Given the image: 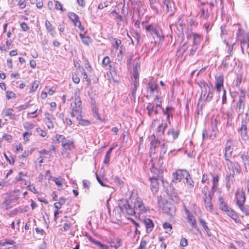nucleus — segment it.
<instances>
[{
  "mask_svg": "<svg viewBox=\"0 0 249 249\" xmlns=\"http://www.w3.org/2000/svg\"><path fill=\"white\" fill-rule=\"evenodd\" d=\"M146 31L150 33L154 38L157 37L160 39V41H162L164 40V35L162 31L153 24L145 25Z\"/></svg>",
  "mask_w": 249,
  "mask_h": 249,
  "instance_id": "5",
  "label": "nucleus"
},
{
  "mask_svg": "<svg viewBox=\"0 0 249 249\" xmlns=\"http://www.w3.org/2000/svg\"><path fill=\"white\" fill-rule=\"evenodd\" d=\"M192 36L193 39V45H196L198 46L201 40V36L200 35L196 33H193Z\"/></svg>",
  "mask_w": 249,
  "mask_h": 249,
  "instance_id": "28",
  "label": "nucleus"
},
{
  "mask_svg": "<svg viewBox=\"0 0 249 249\" xmlns=\"http://www.w3.org/2000/svg\"><path fill=\"white\" fill-rule=\"evenodd\" d=\"M206 4H209L211 9L217 5L216 0H206Z\"/></svg>",
  "mask_w": 249,
  "mask_h": 249,
  "instance_id": "54",
  "label": "nucleus"
},
{
  "mask_svg": "<svg viewBox=\"0 0 249 249\" xmlns=\"http://www.w3.org/2000/svg\"><path fill=\"white\" fill-rule=\"evenodd\" d=\"M199 220L200 225L203 227L206 232L207 233L208 235L210 236L211 235V233L210 232V230L209 229L207 226V223L204 219L202 218H199Z\"/></svg>",
  "mask_w": 249,
  "mask_h": 249,
  "instance_id": "32",
  "label": "nucleus"
},
{
  "mask_svg": "<svg viewBox=\"0 0 249 249\" xmlns=\"http://www.w3.org/2000/svg\"><path fill=\"white\" fill-rule=\"evenodd\" d=\"M121 240L119 238H116L114 239V241L112 242L113 244V247L116 248L117 249L121 246Z\"/></svg>",
  "mask_w": 249,
  "mask_h": 249,
  "instance_id": "56",
  "label": "nucleus"
},
{
  "mask_svg": "<svg viewBox=\"0 0 249 249\" xmlns=\"http://www.w3.org/2000/svg\"><path fill=\"white\" fill-rule=\"evenodd\" d=\"M12 4L14 6L18 5L21 9L24 8L26 5L25 1H22V0H12Z\"/></svg>",
  "mask_w": 249,
  "mask_h": 249,
  "instance_id": "30",
  "label": "nucleus"
},
{
  "mask_svg": "<svg viewBox=\"0 0 249 249\" xmlns=\"http://www.w3.org/2000/svg\"><path fill=\"white\" fill-rule=\"evenodd\" d=\"M149 179H156V180H159L160 181L162 184H164V180H163V172L160 171V172H158V174L155 173L149 177Z\"/></svg>",
  "mask_w": 249,
  "mask_h": 249,
  "instance_id": "24",
  "label": "nucleus"
},
{
  "mask_svg": "<svg viewBox=\"0 0 249 249\" xmlns=\"http://www.w3.org/2000/svg\"><path fill=\"white\" fill-rule=\"evenodd\" d=\"M241 48L243 52L244 48L248 49L249 47V36H244L241 41Z\"/></svg>",
  "mask_w": 249,
  "mask_h": 249,
  "instance_id": "25",
  "label": "nucleus"
},
{
  "mask_svg": "<svg viewBox=\"0 0 249 249\" xmlns=\"http://www.w3.org/2000/svg\"><path fill=\"white\" fill-rule=\"evenodd\" d=\"M184 172H187V171L186 170H177L175 173L173 174V181L180 182L182 178H184Z\"/></svg>",
  "mask_w": 249,
  "mask_h": 249,
  "instance_id": "15",
  "label": "nucleus"
},
{
  "mask_svg": "<svg viewBox=\"0 0 249 249\" xmlns=\"http://www.w3.org/2000/svg\"><path fill=\"white\" fill-rule=\"evenodd\" d=\"M11 203L12 199L11 198L9 197H5L2 204L4 205L6 207V209H8L9 208L8 206L10 205Z\"/></svg>",
  "mask_w": 249,
  "mask_h": 249,
  "instance_id": "57",
  "label": "nucleus"
},
{
  "mask_svg": "<svg viewBox=\"0 0 249 249\" xmlns=\"http://www.w3.org/2000/svg\"><path fill=\"white\" fill-rule=\"evenodd\" d=\"M198 46H196V45H192V48L190 51V56H193L196 53V51L198 49Z\"/></svg>",
  "mask_w": 249,
  "mask_h": 249,
  "instance_id": "45",
  "label": "nucleus"
},
{
  "mask_svg": "<svg viewBox=\"0 0 249 249\" xmlns=\"http://www.w3.org/2000/svg\"><path fill=\"white\" fill-rule=\"evenodd\" d=\"M86 237L90 242H92L93 244L97 245V246H98L100 243H101L100 242L94 239L91 236H90L89 234H87Z\"/></svg>",
  "mask_w": 249,
  "mask_h": 249,
  "instance_id": "48",
  "label": "nucleus"
},
{
  "mask_svg": "<svg viewBox=\"0 0 249 249\" xmlns=\"http://www.w3.org/2000/svg\"><path fill=\"white\" fill-rule=\"evenodd\" d=\"M233 142L231 139H229L227 141L224 148V158L226 160V163L228 161H231L230 160V158L231 156L232 152L233 151Z\"/></svg>",
  "mask_w": 249,
  "mask_h": 249,
  "instance_id": "9",
  "label": "nucleus"
},
{
  "mask_svg": "<svg viewBox=\"0 0 249 249\" xmlns=\"http://www.w3.org/2000/svg\"><path fill=\"white\" fill-rule=\"evenodd\" d=\"M39 84V81L35 80L33 83L32 85V88L30 90V92H34L37 89L38 85Z\"/></svg>",
  "mask_w": 249,
  "mask_h": 249,
  "instance_id": "49",
  "label": "nucleus"
},
{
  "mask_svg": "<svg viewBox=\"0 0 249 249\" xmlns=\"http://www.w3.org/2000/svg\"><path fill=\"white\" fill-rule=\"evenodd\" d=\"M147 241L144 238H142L139 247L137 249H146Z\"/></svg>",
  "mask_w": 249,
  "mask_h": 249,
  "instance_id": "46",
  "label": "nucleus"
},
{
  "mask_svg": "<svg viewBox=\"0 0 249 249\" xmlns=\"http://www.w3.org/2000/svg\"><path fill=\"white\" fill-rule=\"evenodd\" d=\"M227 118V125L231 126L232 125V122L233 119V115L232 111H228L226 114Z\"/></svg>",
  "mask_w": 249,
  "mask_h": 249,
  "instance_id": "31",
  "label": "nucleus"
},
{
  "mask_svg": "<svg viewBox=\"0 0 249 249\" xmlns=\"http://www.w3.org/2000/svg\"><path fill=\"white\" fill-rule=\"evenodd\" d=\"M133 207L135 211V215L136 216H139L140 214L145 213L147 211L142 200L139 197L135 198L132 197Z\"/></svg>",
  "mask_w": 249,
  "mask_h": 249,
  "instance_id": "4",
  "label": "nucleus"
},
{
  "mask_svg": "<svg viewBox=\"0 0 249 249\" xmlns=\"http://www.w3.org/2000/svg\"><path fill=\"white\" fill-rule=\"evenodd\" d=\"M13 110L11 108H8L5 111V115L7 116H9L10 118H12L13 116L14 115L13 113Z\"/></svg>",
  "mask_w": 249,
  "mask_h": 249,
  "instance_id": "60",
  "label": "nucleus"
},
{
  "mask_svg": "<svg viewBox=\"0 0 249 249\" xmlns=\"http://www.w3.org/2000/svg\"><path fill=\"white\" fill-rule=\"evenodd\" d=\"M69 17L72 21L75 26L78 27L81 31H84V28L81 25L79 18L77 15L74 13L71 12L69 14Z\"/></svg>",
  "mask_w": 249,
  "mask_h": 249,
  "instance_id": "12",
  "label": "nucleus"
},
{
  "mask_svg": "<svg viewBox=\"0 0 249 249\" xmlns=\"http://www.w3.org/2000/svg\"><path fill=\"white\" fill-rule=\"evenodd\" d=\"M160 144V142L156 139L155 136H154V139L151 141V146L153 147L154 148L158 147Z\"/></svg>",
  "mask_w": 249,
  "mask_h": 249,
  "instance_id": "47",
  "label": "nucleus"
},
{
  "mask_svg": "<svg viewBox=\"0 0 249 249\" xmlns=\"http://www.w3.org/2000/svg\"><path fill=\"white\" fill-rule=\"evenodd\" d=\"M82 42L86 45H89L91 42V39L89 36H85L82 34L79 35Z\"/></svg>",
  "mask_w": 249,
  "mask_h": 249,
  "instance_id": "34",
  "label": "nucleus"
},
{
  "mask_svg": "<svg viewBox=\"0 0 249 249\" xmlns=\"http://www.w3.org/2000/svg\"><path fill=\"white\" fill-rule=\"evenodd\" d=\"M201 182L203 183H206L207 184H210V179H209V175L206 174H203L202 176Z\"/></svg>",
  "mask_w": 249,
  "mask_h": 249,
  "instance_id": "51",
  "label": "nucleus"
},
{
  "mask_svg": "<svg viewBox=\"0 0 249 249\" xmlns=\"http://www.w3.org/2000/svg\"><path fill=\"white\" fill-rule=\"evenodd\" d=\"M159 2L161 6H166V11L167 12H172V3L170 0H160Z\"/></svg>",
  "mask_w": 249,
  "mask_h": 249,
  "instance_id": "20",
  "label": "nucleus"
},
{
  "mask_svg": "<svg viewBox=\"0 0 249 249\" xmlns=\"http://www.w3.org/2000/svg\"><path fill=\"white\" fill-rule=\"evenodd\" d=\"M74 141L73 139L71 140H66L64 143L62 144V146L65 150H71L74 148Z\"/></svg>",
  "mask_w": 249,
  "mask_h": 249,
  "instance_id": "22",
  "label": "nucleus"
},
{
  "mask_svg": "<svg viewBox=\"0 0 249 249\" xmlns=\"http://www.w3.org/2000/svg\"><path fill=\"white\" fill-rule=\"evenodd\" d=\"M56 141L58 142H62V144L64 143L66 140L65 137L64 135L56 134L55 136Z\"/></svg>",
  "mask_w": 249,
  "mask_h": 249,
  "instance_id": "50",
  "label": "nucleus"
},
{
  "mask_svg": "<svg viewBox=\"0 0 249 249\" xmlns=\"http://www.w3.org/2000/svg\"><path fill=\"white\" fill-rule=\"evenodd\" d=\"M236 204L239 207L244 205L246 201L245 193L242 190H237L235 193Z\"/></svg>",
  "mask_w": 249,
  "mask_h": 249,
  "instance_id": "11",
  "label": "nucleus"
},
{
  "mask_svg": "<svg viewBox=\"0 0 249 249\" xmlns=\"http://www.w3.org/2000/svg\"><path fill=\"white\" fill-rule=\"evenodd\" d=\"M218 181H219V176L218 175H216L215 176L213 177V186H212V191L213 192H215L216 190L217 189V187L218 185Z\"/></svg>",
  "mask_w": 249,
  "mask_h": 249,
  "instance_id": "37",
  "label": "nucleus"
},
{
  "mask_svg": "<svg viewBox=\"0 0 249 249\" xmlns=\"http://www.w3.org/2000/svg\"><path fill=\"white\" fill-rule=\"evenodd\" d=\"M226 164L228 170L225 177L226 185L229 189L231 187L230 181L234 178L235 171L237 174H240L241 172V168L239 163L237 161H228Z\"/></svg>",
  "mask_w": 249,
  "mask_h": 249,
  "instance_id": "1",
  "label": "nucleus"
},
{
  "mask_svg": "<svg viewBox=\"0 0 249 249\" xmlns=\"http://www.w3.org/2000/svg\"><path fill=\"white\" fill-rule=\"evenodd\" d=\"M227 31L225 28V26H221V36L222 38L225 37V36L227 35Z\"/></svg>",
  "mask_w": 249,
  "mask_h": 249,
  "instance_id": "63",
  "label": "nucleus"
},
{
  "mask_svg": "<svg viewBox=\"0 0 249 249\" xmlns=\"http://www.w3.org/2000/svg\"><path fill=\"white\" fill-rule=\"evenodd\" d=\"M174 108L172 107H166L165 110L163 109V112L164 115H166V120L170 124V116L172 115V112L173 111Z\"/></svg>",
  "mask_w": 249,
  "mask_h": 249,
  "instance_id": "27",
  "label": "nucleus"
},
{
  "mask_svg": "<svg viewBox=\"0 0 249 249\" xmlns=\"http://www.w3.org/2000/svg\"><path fill=\"white\" fill-rule=\"evenodd\" d=\"M240 95L239 97V101L237 103L235 109L239 114H243L245 107V93L240 89Z\"/></svg>",
  "mask_w": 249,
  "mask_h": 249,
  "instance_id": "7",
  "label": "nucleus"
},
{
  "mask_svg": "<svg viewBox=\"0 0 249 249\" xmlns=\"http://www.w3.org/2000/svg\"><path fill=\"white\" fill-rule=\"evenodd\" d=\"M166 127V124L163 125L162 124H160L157 128V134L159 136H161L162 134H163Z\"/></svg>",
  "mask_w": 249,
  "mask_h": 249,
  "instance_id": "39",
  "label": "nucleus"
},
{
  "mask_svg": "<svg viewBox=\"0 0 249 249\" xmlns=\"http://www.w3.org/2000/svg\"><path fill=\"white\" fill-rule=\"evenodd\" d=\"M150 181V188L153 194H156L159 188V180L156 179H149Z\"/></svg>",
  "mask_w": 249,
  "mask_h": 249,
  "instance_id": "19",
  "label": "nucleus"
},
{
  "mask_svg": "<svg viewBox=\"0 0 249 249\" xmlns=\"http://www.w3.org/2000/svg\"><path fill=\"white\" fill-rule=\"evenodd\" d=\"M81 102L79 98H75V101L74 102V106L71 104V106H72V110L71 113V115L72 117L77 116V118L78 119L79 117H81V112H82V106H81Z\"/></svg>",
  "mask_w": 249,
  "mask_h": 249,
  "instance_id": "8",
  "label": "nucleus"
},
{
  "mask_svg": "<svg viewBox=\"0 0 249 249\" xmlns=\"http://www.w3.org/2000/svg\"><path fill=\"white\" fill-rule=\"evenodd\" d=\"M71 227V225L70 223H65L64 226L61 229V231H67L70 230Z\"/></svg>",
  "mask_w": 249,
  "mask_h": 249,
  "instance_id": "61",
  "label": "nucleus"
},
{
  "mask_svg": "<svg viewBox=\"0 0 249 249\" xmlns=\"http://www.w3.org/2000/svg\"><path fill=\"white\" fill-rule=\"evenodd\" d=\"M35 126V125L33 124L28 122H25L24 124V128L27 129H33Z\"/></svg>",
  "mask_w": 249,
  "mask_h": 249,
  "instance_id": "58",
  "label": "nucleus"
},
{
  "mask_svg": "<svg viewBox=\"0 0 249 249\" xmlns=\"http://www.w3.org/2000/svg\"><path fill=\"white\" fill-rule=\"evenodd\" d=\"M160 206L164 213L170 215H173L176 213V207L175 205L167 201H164L162 204H160Z\"/></svg>",
  "mask_w": 249,
  "mask_h": 249,
  "instance_id": "6",
  "label": "nucleus"
},
{
  "mask_svg": "<svg viewBox=\"0 0 249 249\" xmlns=\"http://www.w3.org/2000/svg\"><path fill=\"white\" fill-rule=\"evenodd\" d=\"M144 225L147 232H150L153 228L154 224L152 221L149 218H146L144 221Z\"/></svg>",
  "mask_w": 249,
  "mask_h": 249,
  "instance_id": "26",
  "label": "nucleus"
},
{
  "mask_svg": "<svg viewBox=\"0 0 249 249\" xmlns=\"http://www.w3.org/2000/svg\"><path fill=\"white\" fill-rule=\"evenodd\" d=\"M240 210L246 215H249V206L243 205L239 207Z\"/></svg>",
  "mask_w": 249,
  "mask_h": 249,
  "instance_id": "43",
  "label": "nucleus"
},
{
  "mask_svg": "<svg viewBox=\"0 0 249 249\" xmlns=\"http://www.w3.org/2000/svg\"><path fill=\"white\" fill-rule=\"evenodd\" d=\"M179 134V131L177 130L175 132L174 128L170 129L167 131L168 135H172L173 136V140H175L178 138V137Z\"/></svg>",
  "mask_w": 249,
  "mask_h": 249,
  "instance_id": "36",
  "label": "nucleus"
},
{
  "mask_svg": "<svg viewBox=\"0 0 249 249\" xmlns=\"http://www.w3.org/2000/svg\"><path fill=\"white\" fill-rule=\"evenodd\" d=\"M163 228L165 230V232L167 233L170 234L172 233V226L168 222H165L163 224Z\"/></svg>",
  "mask_w": 249,
  "mask_h": 249,
  "instance_id": "38",
  "label": "nucleus"
},
{
  "mask_svg": "<svg viewBox=\"0 0 249 249\" xmlns=\"http://www.w3.org/2000/svg\"><path fill=\"white\" fill-rule=\"evenodd\" d=\"M139 86V82H135L133 83V88L131 93V96L133 97L134 100L136 99V92L137 90V88Z\"/></svg>",
  "mask_w": 249,
  "mask_h": 249,
  "instance_id": "40",
  "label": "nucleus"
},
{
  "mask_svg": "<svg viewBox=\"0 0 249 249\" xmlns=\"http://www.w3.org/2000/svg\"><path fill=\"white\" fill-rule=\"evenodd\" d=\"M132 202V197L129 200L124 199H120L118 201V207L123 213L129 215H135V211Z\"/></svg>",
  "mask_w": 249,
  "mask_h": 249,
  "instance_id": "2",
  "label": "nucleus"
},
{
  "mask_svg": "<svg viewBox=\"0 0 249 249\" xmlns=\"http://www.w3.org/2000/svg\"><path fill=\"white\" fill-rule=\"evenodd\" d=\"M248 125L249 126V114L246 113L245 118L242 120L239 131L241 137L245 139L247 137Z\"/></svg>",
  "mask_w": 249,
  "mask_h": 249,
  "instance_id": "10",
  "label": "nucleus"
},
{
  "mask_svg": "<svg viewBox=\"0 0 249 249\" xmlns=\"http://www.w3.org/2000/svg\"><path fill=\"white\" fill-rule=\"evenodd\" d=\"M45 24L47 31L48 33H51L54 30V28L53 27L52 24L48 20H46Z\"/></svg>",
  "mask_w": 249,
  "mask_h": 249,
  "instance_id": "42",
  "label": "nucleus"
},
{
  "mask_svg": "<svg viewBox=\"0 0 249 249\" xmlns=\"http://www.w3.org/2000/svg\"><path fill=\"white\" fill-rule=\"evenodd\" d=\"M224 42H225L226 45L228 47L227 52L229 55H227L225 59L223 60L222 64L224 67H227L228 66V63L227 62V59L229 56H231L232 55L233 46L235 44V43H233L232 44H230L228 42L225 41V40L224 41Z\"/></svg>",
  "mask_w": 249,
  "mask_h": 249,
  "instance_id": "14",
  "label": "nucleus"
},
{
  "mask_svg": "<svg viewBox=\"0 0 249 249\" xmlns=\"http://www.w3.org/2000/svg\"><path fill=\"white\" fill-rule=\"evenodd\" d=\"M240 158L245 166V171L249 172V155L248 153L244 152L240 155Z\"/></svg>",
  "mask_w": 249,
  "mask_h": 249,
  "instance_id": "13",
  "label": "nucleus"
},
{
  "mask_svg": "<svg viewBox=\"0 0 249 249\" xmlns=\"http://www.w3.org/2000/svg\"><path fill=\"white\" fill-rule=\"evenodd\" d=\"M72 78L73 81L75 84H78L80 82V78L76 73H73L72 75Z\"/></svg>",
  "mask_w": 249,
  "mask_h": 249,
  "instance_id": "62",
  "label": "nucleus"
},
{
  "mask_svg": "<svg viewBox=\"0 0 249 249\" xmlns=\"http://www.w3.org/2000/svg\"><path fill=\"white\" fill-rule=\"evenodd\" d=\"M114 148V147H113V146L111 147L110 148H109L107 152V153L105 155V159L104 160V162L105 164H108L109 163V161H110V154H111V153L112 152V151L113 150V149Z\"/></svg>",
  "mask_w": 249,
  "mask_h": 249,
  "instance_id": "33",
  "label": "nucleus"
},
{
  "mask_svg": "<svg viewBox=\"0 0 249 249\" xmlns=\"http://www.w3.org/2000/svg\"><path fill=\"white\" fill-rule=\"evenodd\" d=\"M219 203V208L223 211H224L229 216L232 218L235 222L238 223H241V220L238 218L236 213L226 203L223 196L218 197Z\"/></svg>",
  "mask_w": 249,
  "mask_h": 249,
  "instance_id": "3",
  "label": "nucleus"
},
{
  "mask_svg": "<svg viewBox=\"0 0 249 249\" xmlns=\"http://www.w3.org/2000/svg\"><path fill=\"white\" fill-rule=\"evenodd\" d=\"M212 198H207V199L204 200L205 206L207 210L210 212H211L213 210V205L211 201Z\"/></svg>",
  "mask_w": 249,
  "mask_h": 249,
  "instance_id": "35",
  "label": "nucleus"
},
{
  "mask_svg": "<svg viewBox=\"0 0 249 249\" xmlns=\"http://www.w3.org/2000/svg\"><path fill=\"white\" fill-rule=\"evenodd\" d=\"M140 68V65L137 63L136 64V66L133 68V73L132 75L131 76V79L133 81V83H134L135 82H139V74L138 71V68Z\"/></svg>",
  "mask_w": 249,
  "mask_h": 249,
  "instance_id": "18",
  "label": "nucleus"
},
{
  "mask_svg": "<svg viewBox=\"0 0 249 249\" xmlns=\"http://www.w3.org/2000/svg\"><path fill=\"white\" fill-rule=\"evenodd\" d=\"M184 176L186 179L187 187L189 189H192L194 186V182L188 171L187 172H184Z\"/></svg>",
  "mask_w": 249,
  "mask_h": 249,
  "instance_id": "17",
  "label": "nucleus"
},
{
  "mask_svg": "<svg viewBox=\"0 0 249 249\" xmlns=\"http://www.w3.org/2000/svg\"><path fill=\"white\" fill-rule=\"evenodd\" d=\"M210 84H208L205 82H201V85H200V88H201V95L200 97V99H204L205 100V98L206 96L208 94V89L207 88H209Z\"/></svg>",
  "mask_w": 249,
  "mask_h": 249,
  "instance_id": "16",
  "label": "nucleus"
},
{
  "mask_svg": "<svg viewBox=\"0 0 249 249\" xmlns=\"http://www.w3.org/2000/svg\"><path fill=\"white\" fill-rule=\"evenodd\" d=\"M201 12L200 18L208 19L210 16V12L208 7L205 6H202L199 7Z\"/></svg>",
  "mask_w": 249,
  "mask_h": 249,
  "instance_id": "21",
  "label": "nucleus"
},
{
  "mask_svg": "<svg viewBox=\"0 0 249 249\" xmlns=\"http://www.w3.org/2000/svg\"><path fill=\"white\" fill-rule=\"evenodd\" d=\"M154 106L151 104L149 103L147 106L146 107V109L148 110V114L149 116H151V113L154 110Z\"/></svg>",
  "mask_w": 249,
  "mask_h": 249,
  "instance_id": "53",
  "label": "nucleus"
},
{
  "mask_svg": "<svg viewBox=\"0 0 249 249\" xmlns=\"http://www.w3.org/2000/svg\"><path fill=\"white\" fill-rule=\"evenodd\" d=\"M215 78V86L218 88L219 86L223 87L224 83V76L223 74L216 75Z\"/></svg>",
  "mask_w": 249,
  "mask_h": 249,
  "instance_id": "29",
  "label": "nucleus"
},
{
  "mask_svg": "<svg viewBox=\"0 0 249 249\" xmlns=\"http://www.w3.org/2000/svg\"><path fill=\"white\" fill-rule=\"evenodd\" d=\"M208 89V94L206 96L205 98V102H210L211 101L213 97V92L214 89H213V85L211 83H210L209 88H207Z\"/></svg>",
  "mask_w": 249,
  "mask_h": 249,
  "instance_id": "23",
  "label": "nucleus"
},
{
  "mask_svg": "<svg viewBox=\"0 0 249 249\" xmlns=\"http://www.w3.org/2000/svg\"><path fill=\"white\" fill-rule=\"evenodd\" d=\"M188 219L191 222L193 227L196 228L197 226V225L196 220H195L194 216L193 215H189L188 217Z\"/></svg>",
  "mask_w": 249,
  "mask_h": 249,
  "instance_id": "55",
  "label": "nucleus"
},
{
  "mask_svg": "<svg viewBox=\"0 0 249 249\" xmlns=\"http://www.w3.org/2000/svg\"><path fill=\"white\" fill-rule=\"evenodd\" d=\"M109 63H110L109 58L108 56L105 57L102 60V64L105 67L109 66L110 68H111V67Z\"/></svg>",
  "mask_w": 249,
  "mask_h": 249,
  "instance_id": "52",
  "label": "nucleus"
},
{
  "mask_svg": "<svg viewBox=\"0 0 249 249\" xmlns=\"http://www.w3.org/2000/svg\"><path fill=\"white\" fill-rule=\"evenodd\" d=\"M242 79V77L241 75L238 74L237 75L236 81H235V85L236 86H239V85L241 83Z\"/></svg>",
  "mask_w": 249,
  "mask_h": 249,
  "instance_id": "64",
  "label": "nucleus"
},
{
  "mask_svg": "<svg viewBox=\"0 0 249 249\" xmlns=\"http://www.w3.org/2000/svg\"><path fill=\"white\" fill-rule=\"evenodd\" d=\"M149 1L152 9L158 12V9L156 6L157 0H149Z\"/></svg>",
  "mask_w": 249,
  "mask_h": 249,
  "instance_id": "44",
  "label": "nucleus"
},
{
  "mask_svg": "<svg viewBox=\"0 0 249 249\" xmlns=\"http://www.w3.org/2000/svg\"><path fill=\"white\" fill-rule=\"evenodd\" d=\"M16 97V94L12 91H7L6 92V98L10 99Z\"/></svg>",
  "mask_w": 249,
  "mask_h": 249,
  "instance_id": "59",
  "label": "nucleus"
},
{
  "mask_svg": "<svg viewBox=\"0 0 249 249\" xmlns=\"http://www.w3.org/2000/svg\"><path fill=\"white\" fill-rule=\"evenodd\" d=\"M147 89H149L151 92L154 93V92H158L157 85L154 83H149L147 85Z\"/></svg>",
  "mask_w": 249,
  "mask_h": 249,
  "instance_id": "41",
  "label": "nucleus"
}]
</instances>
